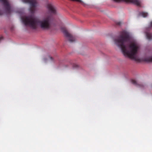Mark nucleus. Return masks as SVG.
I'll return each mask as SVG.
<instances>
[{"mask_svg": "<svg viewBox=\"0 0 152 152\" xmlns=\"http://www.w3.org/2000/svg\"><path fill=\"white\" fill-rule=\"evenodd\" d=\"M115 44L120 47L124 55L136 59L139 48L135 41H131L129 33L125 31H121L118 37L114 40Z\"/></svg>", "mask_w": 152, "mask_h": 152, "instance_id": "obj_1", "label": "nucleus"}, {"mask_svg": "<svg viewBox=\"0 0 152 152\" xmlns=\"http://www.w3.org/2000/svg\"><path fill=\"white\" fill-rule=\"evenodd\" d=\"M21 19L26 26H28L33 29H36L37 25H39L42 29L45 30L50 29L51 26L52 16L50 15H45L42 20L31 16L23 17Z\"/></svg>", "mask_w": 152, "mask_h": 152, "instance_id": "obj_2", "label": "nucleus"}, {"mask_svg": "<svg viewBox=\"0 0 152 152\" xmlns=\"http://www.w3.org/2000/svg\"><path fill=\"white\" fill-rule=\"evenodd\" d=\"M0 1L3 5L6 12L8 14H10L12 11V6L9 0H0ZM3 14V12L0 10V15Z\"/></svg>", "mask_w": 152, "mask_h": 152, "instance_id": "obj_3", "label": "nucleus"}, {"mask_svg": "<svg viewBox=\"0 0 152 152\" xmlns=\"http://www.w3.org/2000/svg\"><path fill=\"white\" fill-rule=\"evenodd\" d=\"M24 3H29L30 4V10L32 13L34 12L37 5L36 0H22Z\"/></svg>", "mask_w": 152, "mask_h": 152, "instance_id": "obj_4", "label": "nucleus"}, {"mask_svg": "<svg viewBox=\"0 0 152 152\" xmlns=\"http://www.w3.org/2000/svg\"><path fill=\"white\" fill-rule=\"evenodd\" d=\"M61 30L65 36L70 42H72L75 41V38L71 34L69 33L67 30L64 28H61Z\"/></svg>", "mask_w": 152, "mask_h": 152, "instance_id": "obj_5", "label": "nucleus"}, {"mask_svg": "<svg viewBox=\"0 0 152 152\" xmlns=\"http://www.w3.org/2000/svg\"><path fill=\"white\" fill-rule=\"evenodd\" d=\"M116 2H125L127 3H132L137 6H140V0H113Z\"/></svg>", "mask_w": 152, "mask_h": 152, "instance_id": "obj_6", "label": "nucleus"}, {"mask_svg": "<svg viewBox=\"0 0 152 152\" xmlns=\"http://www.w3.org/2000/svg\"><path fill=\"white\" fill-rule=\"evenodd\" d=\"M47 8L50 13L53 15H56L57 14L56 8L52 4H48L47 5Z\"/></svg>", "mask_w": 152, "mask_h": 152, "instance_id": "obj_7", "label": "nucleus"}, {"mask_svg": "<svg viewBox=\"0 0 152 152\" xmlns=\"http://www.w3.org/2000/svg\"><path fill=\"white\" fill-rule=\"evenodd\" d=\"M142 61L147 62H152V56L148 57L143 58Z\"/></svg>", "mask_w": 152, "mask_h": 152, "instance_id": "obj_8", "label": "nucleus"}, {"mask_svg": "<svg viewBox=\"0 0 152 152\" xmlns=\"http://www.w3.org/2000/svg\"><path fill=\"white\" fill-rule=\"evenodd\" d=\"M146 35L147 38L149 40L152 39V34L150 33H147Z\"/></svg>", "mask_w": 152, "mask_h": 152, "instance_id": "obj_9", "label": "nucleus"}, {"mask_svg": "<svg viewBox=\"0 0 152 152\" xmlns=\"http://www.w3.org/2000/svg\"><path fill=\"white\" fill-rule=\"evenodd\" d=\"M140 15L143 17H145L148 16V14L147 12H141L140 13Z\"/></svg>", "mask_w": 152, "mask_h": 152, "instance_id": "obj_10", "label": "nucleus"}, {"mask_svg": "<svg viewBox=\"0 0 152 152\" xmlns=\"http://www.w3.org/2000/svg\"><path fill=\"white\" fill-rule=\"evenodd\" d=\"M131 82L133 84H134V85L139 86L140 87H141V85L140 84H137L136 81L134 80H131Z\"/></svg>", "mask_w": 152, "mask_h": 152, "instance_id": "obj_11", "label": "nucleus"}, {"mask_svg": "<svg viewBox=\"0 0 152 152\" xmlns=\"http://www.w3.org/2000/svg\"><path fill=\"white\" fill-rule=\"evenodd\" d=\"M116 24L118 25H120L121 24V22H117L116 23Z\"/></svg>", "mask_w": 152, "mask_h": 152, "instance_id": "obj_12", "label": "nucleus"}, {"mask_svg": "<svg viewBox=\"0 0 152 152\" xmlns=\"http://www.w3.org/2000/svg\"><path fill=\"white\" fill-rule=\"evenodd\" d=\"M73 66L75 68H77L78 67V65H77L76 64H74L73 65Z\"/></svg>", "mask_w": 152, "mask_h": 152, "instance_id": "obj_13", "label": "nucleus"}, {"mask_svg": "<svg viewBox=\"0 0 152 152\" xmlns=\"http://www.w3.org/2000/svg\"><path fill=\"white\" fill-rule=\"evenodd\" d=\"M3 39V37L2 36H1L0 37V42H1V41Z\"/></svg>", "mask_w": 152, "mask_h": 152, "instance_id": "obj_14", "label": "nucleus"}, {"mask_svg": "<svg viewBox=\"0 0 152 152\" xmlns=\"http://www.w3.org/2000/svg\"><path fill=\"white\" fill-rule=\"evenodd\" d=\"M48 58L50 59L51 60L53 61V58L52 57H48Z\"/></svg>", "mask_w": 152, "mask_h": 152, "instance_id": "obj_15", "label": "nucleus"}, {"mask_svg": "<svg viewBox=\"0 0 152 152\" xmlns=\"http://www.w3.org/2000/svg\"><path fill=\"white\" fill-rule=\"evenodd\" d=\"M150 26L152 27V21L151 22L150 24Z\"/></svg>", "mask_w": 152, "mask_h": 152, "instance_id": "obj_16", "label": "nucleus"}]
</instances>
